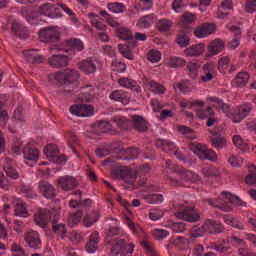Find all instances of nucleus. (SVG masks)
I'll return each mask as SVG.
<instances>
[{"mask_svg":"<svg viewBox=\"0 0 256 256\" xmlns=\"http://www.w3.org/2000/svg\"><path fill=\"white\" fill-rule=\"evenodd\" d=\"M199 159L203 161L216 162L217 155L214 150L208 148L207 151L204 152L203 156L199 157Z\"/></svg>","mask_w":256,"mask_h":256,"instance_id":"obj_56","label":"nucleus"},{"mask_svg":"<svg viewBox=\"0 0 256 256\" xmlns=\"http://www.w3.org/2000/svg\"><path fill=\"white\" fill-rule=\"evenodd\" d=\"M98 243H99V233L94 232L92 235H90L89 240L86 245V250L89 254H94L97 252L98 249Z\"/></svg>","mask_w":256,"mask_h":256,"instance_id":"obj_28","label":"nucleus"},{"mask_svg":"<svg viewBox=\"0 0 256 256\" xmlns=\"http://www.w3.org/2000/svg\"><path fill=\"white\" fill-rule=\"evenodd\" d=\"M61 32L57 27L44 28L39 31V39L44 43L60 41Z\"/></svg>","mask_w":256,"mask_h":256,"instance_id":"obj_7","label":"nucleus"},{"mask_svg":"<svg viewBox=\"0 0 256 256\" xmlns=\"http://www.w3.org/2000/svg\"><path fill=\"white\" fill-rule=\"evenodd\" d=\"M243 162H244L243 158H240L239 156H236V155H231L228 158V163L233 168L241 167V165H243Z\"/></svg>","mask_w":256,"mask_h":256,"instance_id":"obj_60","label":"nucleus"},{"mask_svg":"<svg viewBox=\"0 0 256 256\" xmlns=\"http://www.w3.org/2000/svg\"><path fill=\"white\" fill-rule=\"evenodd\" d=\"M188 148L198 158H200L201 156L203 157V154L209 149L207 145L200 143H190L188 144Z\"/></svg>","mask_w":256,"mask_h":256,"instance_id":"obj_31","label":"nucleus"},{"mask_svg":"<svg viewBox=\"0 0 256 256\" xmlns=\"http://www.w3.org/2000/svg\"><path fill=\"white\" fill-rule=\"evenodd\" d=\"M23 156L24 163L32 167L33 164L37 163L39 159V150L36 148H32L30 144H27V146L23 147Z\"/></svg>","mask_w":256,"mask_h":256,"instance_id":"obj_12","label":"nucleus"},{"mask_svg":"<svg viewBox=\"0 0 256 256\" xmlns=\"http://www.w3.org/2000/svg\"><path fill=\"white\" fill-rule=\"evenodd\" d=\"M67 44H68V46H70L75 51L85 50V44H83V42L78 38H70L67 41Z\"/></svg>","mask_w":256,"mask_h":256,"instance_id":"obj_47","label":"nucleus"},{"mask_svg":"<svg viewBox=\"0 0 256 256\" xmlns=\"http://www.w3.org/2000/svg\"><path fill=\"white\" fill-rule=\"evenodd\" d=\"M151 235L157 241L164 240L170 236V232L168 230L155 228L151 230Z\"/></svg>","mask_w":256,"mask_h":256,"instance_id":"obj_38","label":"nucleus"},{"mask_svg":"<svg viewBox=\"0 0 256 256\" xmlns=\"http://www.w3.org/2000/svg\"><path fill=\"white\" fill-rule=\"evenodd\" d=\"M250 75L248 72H240L234 79V84L244 86L249 81Z\"/></svg>","mask_w":256,"mask_h":256,"instance_id":"obj_48","label":"nucleus"},{"mask_svg":"<svg viewBox=\"0 0 256 256\" xmlns=\"http://www.w3.org/2000/svg\"><path fill=\"white\" fill-rule=\"evenodd\" d=\"M5 106L6 100H0V122H2L4 125L8 122L9 119Z\"/></svg>","mask_w":256,"mask_h":256,"instance_id":"obj_59","label":"nucleus"},{"mask_svg":"<svg viewBox=\"0 0 256 256\" xmlns=\"http://www.w3.org/2000/svg\"><path fill=\"white\" fill-rule=\"evenodd\" d=\"M52 228L55 233L62 235V239H64L65 234H67V227L64 224L53 221Z\"/></svg>","mask_w":256,"mask_h":256,"instance_id":"obj_55","label":"nucleus"},{"mask_svg":"<svg viewBox=\"0 0 256 256\" xmlns=\"http://www.w3.org/2000/svg\"><path fill=\"white\" fill-rule=\"evenodd\" d=\"M211 145L212 147L221 150L227 147V140L221 134H212L211 136Z\"/></svg>","mask_w":256,"mask_h":256,"instance_id":"obj_30","label":"nucleus"},{"mask_svg":"<svg viewBox=\"0 0 256 256\" xmlns=\"http://www.w3.org/2000/svg\"><path fill=\"white\" fill-rule=\"evenodd\" d=\"M70 59L68 56L65 55H53L50 59H48V63L51 65L53 68H62V67H67L69 65Z\"/></svg>","mask_w":256,"mask_h":256,"instance_id":"obj_21","label":"nucleus"},{"mask_svg":"<svg viewBox=\"0 0 256 256\" xmlns=\"http://www.w3.org/2000/svg\"><path fill=\"white\" fill-rule=\"evenodd\" d=\"M156 145L157 147H161L164 152L169 153L170 155H175L179 161L186 163L185 155L179 151L176 144L172 141L160 139L157 141Z\"/></svg>","mask_w":256,"mask_h":256,"instance_id":"obj_6","label":"nucleus"},{"mask_svg":"<svg viewBox=\"0 0 256 256\" xmlns=\"http://www.w3.org/2000/svg\"><path fill=\"white\" fill-rule=\"evenodd\" d=\"M175 217L191 223L197 222L201 218L193 207L182 204L175 205Z\"/></svg>","mask_w":256,"mask_h":256,"instance_id":"obj_4","label":"nucleus"},{"mask_svg":"<svg viewBox=\"0 0 256 256\" xmlns=\"http://www.w3.org/2000/svg\"><path fill=\"white\" fill-rule=\"evenodd\" d=\"M70 112L76 117H92L94 108L88 104H75L70 107Z\"/></svg>","mask_w":256,"mask_h":256,"instance_id":"obj_9","label":"nucleus"},{"mask_svg":"<svg viewBox=\"0 0 256 256\" xmlns=\"http://www.w3.org/2000/svg\"><path fill=\"white\" fill-rule=\"evenodd\" d=\"M109 99L114 102H120L124 106H127L130 103L131 95L123 90H114L111 92V94H109Z\"/></svg>","mask_w":256,"mask_h":256,"instance_id":"obj_17","label":"nucleus"},{"mask_svg":"<svg viewBox=\"0 0 256 256\" xmlns=\"http://www.w3.org/2000/svg\"><path fill=\"white\" fill-rule=\"evenodd\" d=\"M214 115L213 109L208 107L206 109H199L197 110V116L200 119H206L208 117H212Z\"/></svg>","mask_w":256,"mask_h":256,"instance_id":"obj_62","label":"nucleus"},{"mask_svg":"<svg viewBox=\"0 0 256 256\" xmlns=\"http://www.w3.org/2000/svg\"><path fill=\"white\" fill-rule=\"evenodd\" d=\"M39 192L44 196L45 199H54L56 197V189L54 185L50 184L47 181H40L39 185Z\"/></svg>","mask_w":256,"mask_h":256,"instance_id":"obj_14","label":"nucleus"},{"mask_svg":"<svg viewBox=\"0 0 256 256\" xmlns=\"http://www.w3.org/2000/svg\"><path fill=\"white\" fill-rule=\"evenodd\" d=\"M176 130L178 133H180L182 136H184L187 139L194 140L197 139V134L195 131L185 125H178L176 126Z\"/></svg>","mask_w":256,"mask_h":256,"instance_id":"obj_32","label":"nucleus"},{"mask_svg":"<svg viewBox=\"0 0 256 256\" xmlns=\"http://www.w3.org/2000/svg\"><path fill=\"white\" fill-rule=\"evenodd\" d=\"M107 9L114 14H122L125 11V6L120 2H112L107 4Z\"/></svg>","mask_w":256,"mask_h":256,"instance_id":"obj_41","label":"nucleus"},{"mask_svg":"<svg viewBox=\"0 0 256 256\" xmlns=\"http://www.w3.org/2000/svg\"><path fill=\"white\" fill-rule=\"evenodd\" d=\"M204 52V45L203 44H197L193 45L190 48H186L184 50V56L185 57H200Z\"/></svg>","mask_w":256,"mask_h":256,"instance_id":"obj_29","label":"nucleus"},{"mask_svg":"<svg viewBox=\"0 0 256 256\" xmlns=\"http://www.w3.org/2000/svg\"><path fill=\"white\" fill-rule=\"evenodd\" d=\"M223 42L220 39H215L214 41L211 42L209 46V51L206 53L205 57H214L217 54H219L221 51H223Z\"/></svg>","mask_w":256,"mask_h":256,"instance_id":"obj_25","label":"nucleus"},{"mask_svg":"<svg viewBox=\"0 0 256 256\" xmlns=\"http://www.w3.org/2000/svg\"><path fill=\"white\" fill-rule=\"evenodd\" d=\"M14 214L16 217L27 218L28 212H27L26 204L17 203L14 208Z\"/></svg>","mask_w":256,"mask_h":256,"instance_id":"obj_46","label":"nucleus"},{"mask_svg":"<svg viewBox=\"0 0 256 256\" xmlns=\"http://www.w3.org/2000/svg\"><path fill=\"white\" fill-rule=\"evenodd\" d=\"M135 245L127 240H114L112 243L111 253L113 256H131L133 255Z\"/></svg>","mask_w":256,"mask_h":256,"instance_id":"obj_5","label":"nucleus"},{"mask_svg":"<svg viewBox=\"0 0 256 256\" xmlns=\"http://www.w3.org/2000/svg\"><path fill=\"white\" fill-rule=\"evenodd\" d=\"M169 228L172 229V231L175 234H180V233H183L185 231L186 226H185L184 223L179 222V223H171V224H169Z\"/></svg>","mask_w":256,"mask_h":256,"instance_id":"obj_63","label":"nucleus"},{"mask_svg":"<svg viewBox=\"0 0 256 256\" xmlns=\"http://www.w3.org/2000/svg\"><path fill=\"white\" fill-rule=\"evenodd\" d=\"M99 220L97 212H92L87 216H84L83 225L87 228H91Z\"/></svg>","mask_w":256,"mask_h":256,"instance_id":"obj_40","label":"nucleus"},{"mask_svg":"<svg viewBox=\"0 0 256 256\" xmlns=\"http://www.w3.org/2000/svg\"><path fill=\"white\" fill-rule=\"evenodd\" d=\"M195 20H196L195 14H193L191 12H185L184 15H182V22H184V24H179V26L181 28H184V26L193 24Z\"/></svg>","mask_w":256,"mask_h":256,"instance_id":"obj_54","label":"nucleus"},{"mask_svg":"<svg viewBox=\"0 0 256 256\" xmlns=\"http://www.w3.org/2000/svg\"><path fill=\"white\" fill-rule=\"evenodd\" d=\"M113 123L117 125L120 129L127 130L131 124V120L123 116H115L113 118Z\"/></svg>","mask_w":256,"mask_h":256,"instance_id":"obj_39","label":"nucleus"},{"mask_svg":"<svg viewBox=\"0 0 256 256\" xmlns=\"http://www.w3.org/2000/svg\"><path fill=\"white\" fill-rule=\"evenodd\" d=\"M97 97V88L92 85L83 87L81 89L80 100L82 102H93Z\"/></svg>","mask_w":256,"mask_h":256,"instance_id":"obj_20","label":"nucleus"},{"mask_svg":"<svg viewBox=\"0 0 256 256\" xmlns=\"http://www.w3.org/2000/svg\"><path fill=\"white\" fill-rule=\"evenodd\" d=\"M176 43H178V45L181 47V48H184L186 46H189L190 44V38H189V35L187 33H184V32H180L178 34V37H176Z\"/></svg>","mask_w":256,"mask_h":256,"instance_id":"obj_49","label":"nucleus"},{"mask_svg":"<svg viewBox=\"0 0 256 256\" xmlns=\"http://www.w3.org/2000/svg\"><path fill=\"white\" fill-rule=\"evenodd\" d=\"M130 125H132L133 129L138 133H146L148 131V122L140 115H133Z\"/></svg>","mask_w":256,"mask_h":256,"instance_id":"obj_16","label":"nucleus"},{"mask_svg":"<svg viewBox=\"0 0 256 256\" xmlns=\"http://www.w3.org/2000/svg\"><path fill=\"white\" fill-rule=\"evenodd\" d=\"M144 199L146 203L150 204H160L164 202V196L159 194L145 195Z\"/></svg>","mask_w":256,"mask_h":256,"instance_id":"obj_50","label":"nucleus"},{"mask_svg":"<svg viewBox=\"0 0 256 256\" xmlns=\"http://www.w3.org/2000/svg\"><path fill=\"white\" fill-rule=\"evenodd\" d=\"M118 50L123 57H125L127 60H134L133 52L130 51L129 47L125 44H119Z\"/></svg>","mask_w":256,"mask_h":256,"instance_id":"obj_51","label":"nucleus"},{"mask_svg":"<svg viewBox=\"0 0 256 256\" xmlns=\"http://www.w3.org/2000/svg\"><path fill=\"white\" fill-rule=\"evenodd\" d=\"M166 64L170 68L185 67L186 61L184 58L172 56V57L167 58Z\"/></svg>","mask_w":256,"mask_h":256,"instance_id":"obj_35","label":"nucleus"},{"mask_svg":"<svg viewBox=\"0 0 256 256\" xmlns=\"http://www.w3.org/2000/svg\"><path fill=\"white\" fill-rule=\"evenodd\" d=\"M11 252L12 256H27L24 247L17 243H12Z\"/></svg>","mask_w":256,"mask_h":256,"instance_id":"obj_58","label":"nucleus"},{"mask_svg":"<svg viewBox=\"0 0 256 256\" xmlns=\"http://www.w3.org/2000/svg\"><path fill=\"white\" fill-rule=\"evenodd\" d=\"M98 17L99 16L94 13H88V18L90 23H92V26L98 31H105L106 25L103 22L98 21Z\"/></svg>","mask_w":256,"mask_h":256,"instance_id":"obj_37","label":"nucleus"},{"mask_svg":"<svg viewBox=\"0 0 256 256\" xmlns=\"http://www.w3.org/2000/svg\"><path fill=\"white\" fill-rule=\"evenodd\" d=\"M214 208L220 209L224 212H231L233 209V204L238 207H246V202L241 200L238 196L232 195L226 191H223L220 198L216 199H206Z\"/></svg>","mask_w":256,"mask_h":256,"instance_id":"obj_1","label":"nucleus"},{"mask_svg":"<svg viewBox=\"0 0 256 256\" xmlns=\"http://www.w3.org/2000/svg\"><path fill=\"white\" fill-rule=\"evenodd\" d=\"M211 107L216 108L218 111L227 113L229 111V106L222 102L219 98H211Z\"/></svg>","mask_w":256,"mask_h":256,"instance_id":"obj_43","label":"nucleus"},{"mask_svg":"<svg viewBox=\"0 0 256 256\" xmlns=\"http://www.w3.org/2000/svg\"><path fill=\"white\" fill-rule=\"evenodd\" d=\"M112 178H114V179H121L126 184L137 186L135 184L136 183V178H137V173L136 172H131L130 170H117V171H114L112 173Z\"/></svg>","mask_w":256,"mask_h":256,"instance_id":"obj_11","label":"nucleus"},{"mask_svg":"<svg viewBox=\"0 0 256 256\" xmlns=\"http://www.w3.org/2000/svg\"><path fill=\"white\" fill-rule=\"evenodd\" d=\"M24 242L30 249H42V240H40V235L37 231L29 230L24 234Z\"/></svg>","mask_w":256,"mask_h":256,"instance_id":"obj_10","label":"nucleus"},{"mask_svg":"<svg viewBox=\"0 0 256 256\" xmlns=\"http://www.w3.org/2000/svg\"><path fill=\"white\" fill-rule=\"evenodd\" d=\"M202 229L208 234H220L223 231V226L215 220L208 219L205 220Z\"/></svg>","mask_w":256,"mask_h":256,"instance_id":"obj_22","label":"nucleus"},{"mask_svg":"<svg viewBox=\"0 0 256 256\" xmlns=\"http://www.w3.org/2000/svg\"><path fill=\"white\" fill-rule=\"evenodd\" d=\"M156 25H157L158 31L166 32L171 29L173 22L170 19L163 18V19L157 20Z\"/></svg>","mask_w":256,"mask_h":256,"instance_id":"obj_45","label":"nucleus"},{"mask_svg":"<svg viewBox=\"0 0 256 256\" xmlns=\"http://www.w3.org/2000/svg\"><path fill=\"white\" fill-rule=\"evenodd\" d=\"M80 78V73L74 69H65L63 72H58L50 76V80L54 79L59 83H62L64 94L68 95L73 91L74 87H77V80Z\"/></svg>","mask_w":256,"mask_h":256,"instance_id":"obj_2","label":"nucleus"},{"mask_svg":"<svg viewBox=\"0 0 256 256\" xmlns=\"http://www.w3.org/2000/svg\"><path fill=\"white\" fill-rule=\"evenodd\" d=\"M200 63L197 61H191L187 64V71L190 72V77L196 79L198 77V70H200Z\"/></svg>","mask_w":256,"mask_h":256,"instance_id":"obj_42","label":"nucleus"},{"mask_svg":"<svg viewBox=\"0 0 256 256\" xmlns=\"http://www.w3.org/2000/svg\"><path fill=\"white\" fill-rule=\"evenodd\" d=\"M78 69H80L84 74L89 75L97 71V66L92 60L86 59L78 63Z\"/></svg>","mask_w":256,"mask_h":256,"instance_id":"obj_26","label":"nucleus"},{"mask_svg":"<svg viewBox=\"0 0 256 256\" xmlns=\"http://www.w3.org/2000/svg\"><path fill=\"white\" fill-rule=\"evenodd\" d=\"M145 86L148 87L149 90L155 95H162L166 92V88L163 85L155 83L153 81H147L145 83Z\"/></svg>","mask_w":256,"mask_h":256,"instance_id":"obj_34","label":"nucleus"},{"mask_svg":"<svg viewBox=\"0 0 256 256\" xmlns=\"http://www.w3.org/2000/svg\"><path fill=\"white\" fill-rule=\"evenodd\" d=\"M156 20L157 17L154 14L145 15L139 18L136 26L139 29H147L150 28Z\"/></svg>","mask_w":256,"mask_h":256,"instance_id":"obj_27","label":"nucleus"},{"mask_svg":"<svg viewBox=\"0 0 256 256\" xmlns=\"http://www.w3.org/2000/svg\"><path fill=\"white\" fill-rule=\"evenodd\" d=\"M252 111L251 104H244L235 108L230 119L233 123H240Z\"/></svg>","mask_w":256,"mask_h":256,"instance_id":"obj_13","label":"nucleus"},{"mask_svg":"<svg viewBox=\"0 0 256 256\" xmlns=\"http://www.w3.org/2000/svg\"><path fill=\"white\" fill-rule=\"evenodd\" d=\"M82 219V211H77L74 214H71L68 218V223L71 227L78 226Z\"/></svg>","mask_w":256,"mask_h":256,"instance_id":"obj_52","label":"nucleus"},{"mask_svg":"<svg viewBox=\"0 0 256 256\" xmlns=\"http://www.w3.org/2000/svg\"><path fill=\"white\" fill-rule=\"evenodd\" d=\"M118 84L120 87L126 88L128 90H131L132 92L141 93V87L137 82L130 78H119Z\"/></svg>","mask_w":256,"mask_h":256,"instance_id":"obj_23","label":"nucleus"},{"mask_svg":"<svg viewBox=\"0 0 256 256\" xmlns=\"http://www.w3.org/2000/svg\"><path fill=\"white\" fill-rule=\"evenodd\" d=\"M117 36L120 38V40L123 41H129L133 39V34L127 28H119L117 30Z\"/></svg>","mask_w":256,"mask_h":256,"instance_id":"obj_53","label":"nucleus"},{"mask_svg":"<svg viewBox=\"0 0 256 256\" xmlns=\"http://www.w3.org/2000/svg\"><path fill=\"white\" fill-rule=\"evenodd\" d=\"M50 219L49 211L46 209H40L34 215V222L40 228H46Z\"/></svg>","mask_w":256,"mask_h":256,"instance_id":"obj_19","label":"nucleus"},{"mask_svg":"<svg viewBox=\"0 0 256 256\" xmlns=\"http://www.w3.org/2000/svg\"><path fill=\"white\" fill-rule=\"evenodd\" d=\"M148 60L152 63H157L161 60V52L158 50H150L148 53Z\"/></svg>","mask_w":256,"mask_h":256,"instance_id":"obj_64","label":"nucleus"},{"mask_svg":"<svg viewBox=\"0 0 256 256\" xmlns=\"http://www.w3.org/2000/svg\"><path fill=\"white\" fill-rule=\"evenodd\" d=\"M232 9H233L232 0H224L218 9L217 18L224 19L228 15V12H223V11H228Z\"/></svg>","mask_w":256,"mask_h":256,"instance_id":"obj_33","label":"nucleus"},{"mask_svg":"<svg viewBox=\"0 0 256 256\" xmlns=\"http://www.w3.org/2000/svg\"><path fill=\"white\" fill-rule=\"evenodd\" d=\"M153 7L152 0H140L136 5V9L139 11H149Z\"/></svg>","mask_w":256,"mask_h":256,"instance_id":"obj_57","label":"nucleus"},{"mask_svg":"<svg viewBox=\"0 0 256 256\" xmlns=\"http://www.w3.org/2000/svg\"><path fill=\"white\" fill-rule=\"evenodd\" d=\"M201 180L200 175L196 174L190 170H177L175 173L170 176V185L173 187H182L183 182L196 183Z\"/></svg>","mask_w":256,"mask_h":256,"instance_id":"obj_3","label":"nucleus"},{"mask_svg":"<svg viewBox=\"0 0 256 256\" xmlns=\"http://www.w3.org/2000/svg\"><path fill=\"white\" fill-rule=\"evenodd\" d=\"M58 8H60V4L47 3L40 7L39 13L40 15H45L49 18H55Z\"/></svg>","mask_w":256,"mask_h":256,"instance_id":"obj_24","label":"nucleus"},{"mask_svg":"<svg viewBox=\"0 0 256 256\" xmlns=\"http://www.w3.org/2000/svg\"><path fill=\"white\" fill-rule=\"evenodd\" d=\"M23 111L22 108H18L14 111V119L15 121L12 122V124L9 126V130L11 133H17V129L14 127L17 124V121L23 122L24 121V117L21 114V112Z\"/></svg>","mask_w":256,"mask_h":256,"instance_id":"obj_44","label":"nucleus"},{"mask_svg":"<svg viewBox=\"0 0 256 256\" xmlns=\"http://www.w3.org/2000/svg\"><path fill=\"white\" fill-rule=\"evenodd\" d=\"M216 30L214 23H204L202 26H199L194 30V36L198 39L206 38L212 35Z\"/></svg>","mask_w":256,"mask_h":256,"instance_id":"obj_15","label":"nucleus"},{"mask_svg":"<svg viewBox=\"0 0 256 256\" xmlns=\"http://www.w3.org/2000/svg\"><path fill=\"white\" fill-rule=\"evenodd\" d=\"M59 189L70 192L79 186V182L71 175H65L56 180Z\"/></svg>","mask_w":256,"mask_h":256,"instance_id":"obj_8","label":"nucleus"},{"mask_svg":"<svg viewBox=\"0 0 256 256\" xmlns=\"http://www.w3.org/2000/svg\"><path fill=\"white\" fill-rule=\"evenodd\" d=\"M140 150L135 148H130L125 151V160H134L136 158H139Z\"/></svg>","mask_w":256,"mask_h":256,"instance_id":"obj_61","label":"nucleus"},{"mask_svg":"<svg viewBox=\"0 0 256 256\" xmlns=\"http://www.w3.org/2000/svg\"><path fill=\"white\" fill-rule=\"evenodd\" d=\"M202 70H203V73L200 76V79L203 82H209L210 80L214 79L217 75L216 66L212 62L205 63L203 65Z\"/></svg>","mask_w":256,"mask_h":256,"instance_id":"obj_18","label":"nucleus"},{"mask_svg":"<svg viewBox=\"0 0 256 256\" xmlns=\"http://www.w3.org/2000/svg\"><path fill=\"white\" fill-rule=\"evenodd\" d=\"M26 61L30 63H42L44 61L43 56L34 54L33 50H26L23 52Z\"/></svg>","mask_w":256,"mask_h":256,"instance_id":"obj_36","label":"nucleus"}]
</instances>
